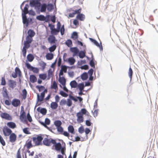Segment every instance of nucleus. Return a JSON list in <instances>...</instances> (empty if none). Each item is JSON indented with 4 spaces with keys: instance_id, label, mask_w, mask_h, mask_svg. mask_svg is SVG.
<instances>
[{
    "instance_id": "nucleus-53",
    "label": "nucleus",
    "mask_w": 158,
    "mask_h": 158,
    "mask_svg": "<svg viewBox=\"0 0 158 158\" xmlns=\"http://www.w3.org/2000/svg\"><path fill=\"white\" fill-rule=\"evenodd\" d=\"M0 143L3 146H5L6 145V143L0 135Z\"/></svg>"
},
{
    "instance_id": "nucleus-24",
    "label": "nucleus",
    "mask_w": 158,
    "mask_h": 158,
    "mask_svg": "<svg viewBox=\"0 0 158 158\" xmlns=\"http://www.w3.org/2000/svg\"><path fill=\"white\" fill-rule=\"evenodd\" d=\"M47 9L48 12H51L54 9V6L52 3L47 4Z\"/></svg>"
},
{
    "instance_id": "nucleus-5",
    "label": "nucleus",
    "mask_w": 158,
    "mask_h": 158,
    "mask_svg": "<svg viewBox=\"0 0 158 158\" xmlns=\"http://www.w3.org/2000/svg\"><path fill=\"white\" fill-rule=\"evenodd\" d=\"M47 4L45 3L41 4L40 3L39 5L37 10L41 12H44L46 11L47 8Z\"/></svg>"
},
{
    "instance_id": "nucleus-46",
    "label": "nucleus",
    "mask_w": 158,
    "mask_h": 158,
    "mask_svg": "<svg viewBox=\"0 0 158 158\" xmlns=\"http://www.w3.org/2000/svg\"><path fill=\"white\" fill-rule=\"evenodd\" d=\"M60 105L61 106H63L66 104V100L65 99H63L61 100L60 102Z\"/></svg>"
},
{
    "instance_id": "nucleus-50",
    "label": "nucleus",
    "mask_w": 158,
    "mask_h": 158,
    "mask_svg": "<svg viewBox=\"0 0 158 158\" xmlns=\"http://www.w3.org/2000/svg\"><path fill=\"white\" fill-rule=\"evenodd\" d=\"M57 131L61 134L64 131V129L61 126L56 127Z\"/></svg>"
},
{
    "instance_id": "nucleus-38",
    "label": "nucleus",
    "mask_w": 158,
    "mask_h": 158,
    "mask_svg": "<svg viewBox=\"0 0 158 158\" xmlns=\"http://www.w3.org/2000/svg\"><path fill=\"white\" fill-rule=\"evenodd\" d=\"M31 44V43L30 42H27L26 41H24L23 43V45L24 46L23 48H24L28 49L30 47Z\"/></svg>"
},
{
    "instance_id": "nucleus-8",
    "label": "nucleus",
    "mask_w": 158,
    "mask_h": 158,
    "mask_svg": "<svg viewBox=\"0 0 158 158\" xmlns=\"http://www.w3.org/2000/svg\"><path fill=\"white\" fill-rule=\"evenodd\" d=\"M20 104V101L17 98L13 99L11 102L12 105L15 107H17L19 106Z\"/></svg>"
},
{
    "instance_id": "nucleus-13",
    "label": "nucleus",
    "mask_w": 158,
    "mask_h": 158,
    "mask_svg": "<svg viewBox=\"0 0 158 158\" xmlns=\"http://www.w3.org/2000/svg\"><path fill=\"white\" fill-rule=\"evenodd\" d=\"M89 40L95 45L99 48L101 50H103V47L101 44H100L98 42L92 38H89Z\"/></svg>"
},
{
    "instance_id": "nucleus-20",
    "label": "nucleus",
    "mask_w": 158,
    "mask_h": 158,
    "mask_svg": "<svg viewBox=\"0 0 158 158\" xmlns=\"http://www.w3.org/2000/svg\"><path fill=\"white\" fill-rule=\"evenodd\" d=\"M7 126H8L10 128L12 129H14L16 127V125L15 123L12 122H9L7 123Z\"/></svg>"
},
{
    "instance_id": "nucleus-36",
    "label": "nucleus",
    "mask_w": 158,
    "mask_h": 158,
    "mask_svg": "<svg viewBox=\"0 0 158 158\" xmlns=\"http://www.w3.org/2000/svg\"><path fill=\"white\" fill-rule=\"evenodd\" d=\"M62 124V122L60 120H56L54 122V124L56 127L61 126Z\"/></svg>"
},
{
    "instance_id": "nucleus-22",
    "label": "nucleus",
    "mask_w": 158,
    "mask_h": 158,
    "mask_svg": "<svg viewBox=\"0 0 158 158\" xmlns=\"http://www.w3.org/2000/svg\"><path fill=\"white\" fill-rule=\"evenodd\" d=\"M70 85L72 88H76L78 86V83L75 80H73L71 81Z\"/></svg>"
},
{
    "instance_id": "nucleus-16",
    "label": "nucleus",
    "mask_w": 158,
    "mask_h": 158,
    "mask_svg": "<svg viewBox=\"0 0 158 158\" xmlns=\"http://www.w3.org/2000/svg\"><path fill=\"white\" fill-rule=\"evenodd\" d=\"M19 119L22 122H25L26 121V113L24 111L21 112L20 115Z\"/></svg>"
},
{
    "instance_id": "nucleus-18",
    "label": "nucleus",
    "mask_w": 158,
    "mask_h": 158,
    "mask_svg": "<svg viewBox=\"0 0 158 158\" xmlns=\"http://www.w3.org/2000/svg\"><path fill=\"white\" fill-rule=\"evenodd\" d=\"M16 84V82L14 80H10L8 81L9 85L12 89H13L15 87Z\"/></svg>"
},
{
    "instance_id": "nucleus-26",
    "label": "nucleus",
    "mask_w": 158,
    "mask_h": 158,
    "mask_svg": "<svg viewBox=\"0 0 158 158\" xmlns=\"http://www.w3.org/2000/svg\"><path fill=\"white\" fill-rule=\"evenodd\" d=\"M91 55L92 59L90 61L89 64V65L92 67L93 68H95V63L94 61V59L93 58V54L92 52H91Z\"/></svg>"
},
{
    "instance_id": "nucleus-10",
    "label": "nucleus",
    "mask_w": 158,
    "mask_h": 158,
    "mask_svg": "<svg viewBox=\"0 0 158 158\" xmlns=\"http://www.w3.org/2000/svg\"><path fill=\"white\" fill-rule=\"evenodd\" d=\"M70 51L73 53V56H75L78 55L79 49L77 47H71L70 49Z\"/></svg>"
},
{
    "instance_id": "nucleus-2",
    "label": "nucleus",
    "mask_w": 158,
    "mask_h": 158,
    "mask_svg": "<svg viewBox=\"0 0 158 158\" xmlns=\"http://www.w3.org/2000/svg\"><path fill=\"white\" fill-rule=\"evenodd\" d=\"M44 145L47 146H50L51 145V143L54 144L55 143V139L51 138L48 139L47 138H45L43 141Z\"/></svg>"
},
{
    "instance_id": "nucleus-30",
    "label": "nucleus",
    "mask_w": 158,
    "mask_h": 158,
    "mask_svg": "<svg viewBox=\"0 0 158 158\" xmlns=\"http://www.w3.org/2000/svg\"><path fill=\"white\" fill-rule=\"evenodd\" d=\"M59 82L62 85H65L66 82V80L64 77H59Z\"/></svg>"
},
{
    "instance_id": "nucleus-9",
    "label": "nucleus",
    "mask_w": 158,
    "mask_h": 158,
    "mask_svg": "<svg viewBox=\"0 0 158 158\" xmlns=\"http://www.w3.org/2000/svg\"><path fill=\"white\" fill-rule=\"evenodd\" d=\"M1 117L3 119L7 120H11L12 118L9 114L6 113H3L1 114Z\"/></svg>"
},
{
    "instance_id": "nucleus-41",
    "label": "nucleus",
    "mask_w": 158,
    "mask_h": 158,
    "mask_svg": "<svg viewBox=\"0 0 158 158\" xmlns=\"http://www.w3.org/2000/svg\"><path fill=\"white\" fill-rule=\"evenodd\" d=\"M15 73L18 75L19 77H20L22 76L21 72L19 69L18 67H16L15 70Z\"/></svg>"
},
{
    "instance_id": "nucleus-51",
    "label": "nucleus",
    "mask_w": 158,
    "mask_h": 158,
    "mask_svg": "<svg viewBox=\"0 0 158 158\" xmlns=\"http://www.w3.org/2000/svg\"><path fill=\"white\" fill-rule=\"evenodd\" d=\"M3 96L4 98L8 97L7 91L6 89L4 90V91L2 93Z\"/></svg>"
},
{
    "instance_id": "nucleus-57",
    "label": "nucleus",
    "mask_w": 158,
    "mask_h": 158,
    "mask_svg": "<svg viewBox=\"0 0 158 158\" xmlns=\"http://www.w3.org/2000/svg\"><path fill=\"white\" fill-rule=\"evenodd\" d=\"M33 41L32 37H31L29 36H27L26 38V41L27 42H30L31 43Z\"/></svg>"
},
{
    "instance_id": "nucleus-32",
    "label": "nucleus",
    "mask_w": 158,
    "mask_h": 158,
    "mask_svg": "<svg viewBox=\"0 0 158 158\" xmlns=\"http://www.w3.org/2000/svg\"><path fill=\"white\" fill-rule=\"evenodd\" d=\"M53 54L51 53H47L46 55V59L49 60H52L53 58Z\"/></svg>"
},
{
    "instance_id": "nucleus-43",
    "label": "nucleus",
    "mask_w": 158,
    "mask_h": 158,
    "mask_svg": "<svg viewBox=\"0 0 158 158\" xmlns=\"http://www.w3.org/2000/svg\"><path fill=\"white\" fill-rule=\"evenodd\" d=\"M56 48V44H54L48 48L49 51L50 52H54Z\"/></svg>"
},
{
    "instance_id": "nucleus-19",
    "label": "nucleus",
    "mask_w": 158,
    "mask_h": 158,
    "mask_svg": "<svg viewBox=\"0 0 158 158\" xmlns=\"http://www.w3.org/2000/svg\"><path fill=\"white\" fill-rule=\"evenodd\" d=\"M80 58L82 59L86 56L85 52L84 51L79 50L78 55Z\"/></svg>"
},
{
    "instance_id": "nucleus-25",
    "label": "nucleus",
    "mask_w": 158,
    "mask_h": 158,
    "mask_svg": "<svg viewBox=\"0 0 158 158\" xmlns=\"http://www.w3.org/2000/svg\"><path fill=\"white\" fill-rule=\"evenodd\" d=\"M58 107V104L56 102H52L50 104V107L54 110L56 109Z\"/></svg>"
},
{
    "instance_id": "nucleus-59",
    "label": "nucleus",
    "mask_w": 158,
    "mask_h": 158,
    "mask_svg": "<svg viewBox=\"0 0 158 158\" xmlns=\"http://www.w3.org/2000/svg\"><path fill=\"white\" fill-rule=\"evenodd\" d=\"M27 119L30 122H31L32 121L31 117L29 112L27 114V116L26 117V119Z\"/></svg>"
},
{
    "instance_id": "nucleus-63",
    "label": "nucleus",
    "mask_w": 158,
    "mask_h": 158,
    "mask_svg": "<svg viewBox=\"0 0 158 158\" xmlns=\"http://www.w3.org/2000/svg\"><path fill=\"white\" fill-rule=\"evenodd\" d=\"M78 131L80 133L82 134L84 131V130L83 126H81L78 129Z\"/></svg>"
},
{
    "instance_id": "nucleus-37",
    "label": "nucleus",
    "mask_w": 158,
    "mask_h": 158,
    "mask_svg": "<svg viewBox=\"0 0 158 158\" xmlns=\"http://www.w3.org/2000/svg\"><path fill=\"white\" fill-rule=\"evenodd\" d=\"M77 87H78L79 90H84L85 87V85H84V83L82 82L78 84V86Z\"/></svg>"
},
{
    "instance_id": "nucleus-35",
    "label": "nucleus",
    "mask_w": 158,
    "mask_h": 158,
    "mask_svg": "<svg viewBox=\"0 0 158 158\" xmlns=\"http://www.w3.org/2000/svg\"><path fill=\"white\" fill-rule=\"evenodd\" d=\"M60 31L59 30H58L57 28H55L51 31V33L52 35H56L60 32Z\"/></svg>"
},
{
    "instance_id": "nucleus-40",
    "label": "nucleus",
    "mask_w": 158,
    "mask_h": 158,
    "mask_svg": "<svg viewBox=\"0 0 158 158\" xmlns=\"http://www.w3.org/2000/svg\"><path fill=\"white\" fill-rule=\"evenodd\" d=\"M71 38L74 40L77 39L78 38L77 33L76 31L73 32L72 34Z\"/></svg>"
},
{
    "instance_id": "nucleus-49",
    "label": "nucleus",
    "mask_w": 158,
    "mask_h": 158,
    "mask_svg": "<svg viewBox=\"0 0 158 158\" xmlns=\"http://www.w3.org/2000/svg\"><path fill=\"white\" fill-rule=\"evenodd\" d=\"M36 88L38 89L39 92H40L45 89V87L42 85H37L36 86Z\"/></svg>"
},
{
    "instance_id": "nucleus-6",
    "label": "nucleus",
    "mask_w": 158,
    "mask_h": 158,
    "mask_svg": "<svg viewBox=\"0 0 158 158\" xmlns=\"http://www.w3.org/2000/svg\"><path fill=\"white\" fill-rule=\"evenodd\" d=\"M2 131L4 135L6 136H8L12 133L11 130L6 126L4 127Z\"/></svg>"
},
{
    "instance_id": "nucleus-21",
    "label": "nucleus",
    "mask_w": 158,
    "mask_h": 158,
    "mask_svg": "<svg viewBox=\"0 0 158 158\" xmlns=\"http://www.w3.org/2000/svg\"><path fill=\"white\" fill-rule=\"evenodd\" d=\"M75 61V59L73 57H70L67 59V62H68L70 65H73L74 64Z\"/></svg>"
},
{
    "instance_id": "nucleus-33",
    "label": "nucleus",
    "mask_w": 158,
    "mask_h": 158,
    "mask_svg": "<svg viewBox=\"0 0 158 158\" xmlns=\"http://www.w3.org/2000/svg\"><path fill=\"white\" fill-rule=\"evenodd\" d=\"M27 34V36L33 37L35 35V33L33 30L29 29L28 31Z\"/></svg>"
},
{
    "instance_id": "nucleus-60",
    "label": "nucleus",
    "mask_w": 158,
    "mask_h": 158,
    "mask_svg": "<svg viewBox=\"0 0 158 158\" xmlns=\"http://www.w3.org/2000/svg\"><path fill=\"white\" fill-rule=\"evenodd\" d=\"M86 63V60H81V61H78L77 62V64L78 65H81L82 64H85Z\"/></svg>"
},
{
    "instance_id": "nucleus-12",
    "label": "nucleus",
    "mask_w": 158,
    "mask_h": 158,
    "mask_svg": "<svg viewBox=\"0 0 158 158\" xmlns=\"http://www.w3.org/2000/svg\"><path fill=\"white\" fill-rule=\"evenodd\" d=\"M76 116L77 117V120L78 123H81L84 121L83 115L80 112L77 113Z\"/></svg>"
},
{
    "instance_id": "nucleus-62",
    "label": "nucleus",
    "mask_w": 158,
    "mask_h": 158,
    "mask_svg": "<svg viewBox=\"0 0 158 158\" xmlns=\"http://www.w3.org/2000/svg\"><path fill=\"white\" fill-rule=\"evenodd\" d=\"M79 112H80L83 115L84 114H86V113H88V111L86 110L85 108H82V109L81 111Z\"/></svg>"
},
{
    "instance_id": "nucleus-64",
    "label": "nucleus",
    "mask_w": 158,
    "mask_h": 158,
    "mask_svg": "<svg viewBox=\"0 0 158 158\" xmlns=\"http://www.w3.org/2000/svg\"><path fill=\"white\" fill-rule=\"evenodd\" d=\"M50 120L48 118H46L45 120V125H49L50 123Z\"/></svg>"
},
{
    "instance_id": "nucleus-11",
    "label": "nucleus",
    "mask_w": 158,
    "mask_h": 158,
    "mask_svg": "<svg viewBox=\"0 0 158 158\" xmlns=\"http://www.w3.org/2000/svg\"><path fill=\"white\" fill-rule=\"evenodd\" d=\"M48 40L50 44H55L57 41L54 35H52L49 36L48 38Z\"/></svg>"
},
{
    "instance_id": "nucleus-3",
    "label": "nucleus",
    "mask_w": 158,
    "mask_h": 158,
    "mask_svg": "<svg viewBox=\"0 0 158 158\" xmlns=\"http://www.w3.org/2000/svg\"><path fill=\"white\" fill-rule=\"evenodd\" d=\"M23 20V22L24 24H25L26 27H27L30 23L32 21V19L31 18H27L26 15H22Z\"/></svg>"
},
{
    "instance_id": "nucleus-47",
    "label": "nucleus",
    "mask_w": 158,
    "mask_h": 158,
    "mask_svg": "<svg viewBox=\"0 0 158 158\" xmlns=\"http://www.w3.org/2000/svg\"><path fill=\"white\" fill-rule=\"evenodd\" d=\"M68 67V66L65 65H62L61 66V69L60 70H62L63 72H64V73H66L67 72Z\"/></svg>"
},
{
    "instance_id": "nucleus-52",
    "label": "nucleus",
    "mask_w": 158,
    "mask_h": 158,
    "mask_svg": "<svg viewBox=\"0 0 158 158\" xmlns=\"http://www.w3.org/2000/svg\"><path fill=\"white\" fill-rule=\"evenodd\" d=\"M129 76L130 78V81L131 80L132 78V76L133 75V71L131 67H130L129 70Z\"/></svg>"
},
{
    "instance_id": "nucleus-54",
    "label": "nucleus",
    "mask_w": 158,
    "mask_h": 158,
    "mask_svg": "<svg viewBox=\"0 0 158 158\" xmlns=\"http://www.w3.org/2000/svg\"><path fill=\"white\" fill-rule=\"evenodd\" d=\"M26 62L25 63L26 67L27 69H29L30 71L31 69L33 66H32L30 63L27 62V60H26Z\"/></svg>"
},
{
    "instance_id": "nucleus-34",
    "label": "nucleus",
    "mask_w": 158,
    "mask_h": 158,
    "mask_svg": "<svg viewBox=\"0 0 158 158\" xmlns=\"http://www.w3.org/2000/svg\"><path fill=\"white\" fill-rule=\"evenodd\" d=\"M45 16L44 15H38L36 17V19L37 20L40 21H45Z\"/></svg>"
},
{
    "instance_id": "nucleus-45",
    "label": "nucleus",
    "mask_w": 158,
    "mask_h": 158,
    "mask_svg": "<svg viewBox=\"0 0 158 158\" xmlns=\"http://www.w3.org/2000/svg\"><path fill=\"white\" fill-rule=\"evenodd\" d=\"M22 96L23 99H26L27 95V91L25 89H24L22 91Z\"/></svg>"
},
{
    "instance_id": "nucleus-7",
    "label": "nucleus",
    "mask_w": 158,
    "mask_h": 158,
    "mask_svg": "<svg viewBox=\"0 0 158 158\" xmlns=\"http://www.w3.org/2000/svg\"><path fill=\"white\" fill-rule=\"evenodd\" d=\"M40 4V2L39 0H31L30 1L29 3L30 6L31 7H34L36 10Z\"/></svg>"
},
{
    "instance_id": "nucleus-29",
    "label": "nucleus",
    "mask_w": 158,
    "mask_h": 158,
    "mask_svg": "<svg viewBox=\"0 0 158 158\" xmlns=\"http://www.w3.org/2000/svg\"><path fill=\"white\" fill-rule=\"evenodd\" d=\"M88 77V75L87 73L84 72L81 75V78L83 81L86 80Z\"/></svg>"
},
{
    "instance_id": "nucleus-58",
    "label": "nucleus",
    "mask_w": 158,
    "mask_h": 158,
    "mask_svg": "<svg viewBox=\"0 0 158 158\" xmlns=\"http://www.w3.org/2000/svg\"><path fill=\"white\" fill-rule=\"evenodd\" d=\"M60 94L64 97H67L68 96V94L63 90H61L60 91Z\"/></svg>"
},
{
    "instance_id": "nucleus-4",
    "label": "nucleus",
    "mask_w": 158,
    "mask_h": 158,
    "mask_svg": "<svg viewBox=\"0 0 158 158\" xmlns=\"http://www.w3.org/2000/svg\"><path fill=\"white\" fill-rule=\"evenodd\" d=\"M53 146L55 147V150L58 152H60L63 155H65L66 158V156L65 154V148L62 146H60L56 145H53Z\"/></svg>"
},
{
    "instance_id": "nucleus-14",
    "label": "nucleus",
    "mask_w": 158,
    "mask_h": 158,
    "mask_svg": "<svg viewBox=\"0 0 158 158\" xmlns=\"http://www.w3.org/2000/svg\"><path fill=\"white\" fill-rule=\"evenodd\" d=\"M29 7V6L28 4H26L24 7V9L22 8L21 9L22 10V15H26L27 14V13L29 11L28 8Z\"/></svg>"
},
{
    "instance_id": "nucleus-23",
    "label": "nucleus",
    "mask_w": 158,
    "mask_h": 158,
    "mask_svg": "<svg viewBox=\"0 0 158 158\" xmlns=\"http://www.w3.org/2000/svg\"><path fill=\"white\" fill-rule=\"evenodd\" d=\"M30 81L32 83H34L37 81V79L35 75H31L30 76Z\"/></svg>"
},
{
    "instance_id": "nucleus-15",
    "label": "nucleus",
    "mask_w": 158,
    "mask_h": 158,
    "mask_svg": "<svg viewBox=\"0 0 158 158\" xmlns=\"http://www.w3.org/2000/svg\"><path fill=\"white\" fill-rule=\"evenodd\" d=\"M9 135L10 141L12 143L15 142L17 138L16 134L14 133H12Z\"/></svg>"
},
{
    "instance_id": "nucleus-27",
    "label": "nucleus",
    "mask_w": 158,
    "mask_h": 158,
    "mask_svg": "<svg viewBox=\"0 0 158 158\" xmlns=\"http://www.w3.org/2000/svg\"><path fill=\"white\" fill-rule=\"evenodd\" d=\"M76 18L80 21H83L85 19V16L83 14L80 13L77 15Z\"/></svg>"
},
{
    "instance_id": "nucleus-48",
    "label": "nucleus",
    "mask_w": 158,
    "mask_h": 158,
    "mask_svg": "<svg viewBox=\"0 0 158 158\" xmlns=\"http://www.w3.org/2000/svg\"><path fill=\"white\" fill-rule=\"evenodd\" d=\"M39 70L38 68L33 67L30 71H32L34 73H39Z\"/></svg>"
},
{
    "instance_id": "nucleus-1",
    "label": "nucleus",
    "mask_w": 158,
    "mask_h": 158,
    "mask_svg": "<svg viewBox=\"0 0 158 158\" xmlns=\"http://www.w3.org/2000/svg\"><path fill=\"white\" fill-rule=\"evenodd\" d=\"M44 135L39 134L32 137V140L36 146L42 145V141L43 139Z\"/></svg>"
},
{
    "instance_id": "nucleus-56",
    "label": "nucleus",
    "mask_w": 158,
    "mask_h": 158,
    "mask_svg": "<svg viewBox=\"0 0 158 158\" xmlns=\"http://www.w3.org/2000/svg\"><path fill=\"white\" fill-rule=\"evenodd\" d=\"M66 105L69 106H71L72 104V102L70 99H67L66 101Z\"/></svg>"
},
{
    "instance_id": "nucleus-17",
    "label": "nucleus",
    "mask_w": 158,
    "mask_h": 158,
    "mask_svg": "<svg viewBox=\"0 0 158 158\" xmlns=\"http://www.w3.org/2000/svg\"><path fill=\"white\" fill-rule=\"evenodd\" d=\"M37 111L40 112V113L42 114L43 115H45L47 112V110L45 108H42L40 107H38L37 109Z\"/></svg>"
},
{
    "instance_id": "nucleus-42",
    "label": "nucleus",
    "mask_w": 158,
    "mask_h": 158,
    "mask_svg": "<svg viewBox=\"0 0 158 158\" xmlns=\"http://www.w3.org/2000/svg\"><path fill=\"white\" fill-rule=\"evenodd\" d=\"M39 77L40 79L44 80L47 78V75L46 73L40 74H39Z\"/></svg>"
},
{
    "instance_id": "nucleus-39",
    "label": "nucleus",
    "mask_w": 158,
    "mask_h": 158,
    "mask_svg": "<svg viewBox=\"0 0 158 158\" xmlns=\"http://www.w3.org/2000/svg\"><path fill=\"white\" fill-rule=\"evenodd\" d=\"M53 73L52 71V69H50L48 71V77L47 78V80H48L52 77Z\"/></svg>"
},
{
    "instance_id": "nucleus-55",
    "label": "nucleus",
    "mask_w": 158,
    "mask_h": 158,
    "mask_svg": "<svg viewBox=\"0 0 158 158\" xmlns=\"http://www.w3.org/2000/svg\"><path fill=\"white\" fill-rule=\"evenodd\" d=\"M44 98L39 95V94H37V102H42L43 101Z\"/></svg>"
},
{
    "instance_id": "nucleus-31",
    "label": "nucleus",
    "mask_w": 158,
    "mask_h": 158,
    "mask_svg": "<svg viewBox=\"0 0 158 158\" xmlns=\"http://www.w3.org/2000/svg\"><path fill=\"white\" fill-rule=\"evenodd\" d=\"M68 132L72 134L75 133L74 129L73 127L71 125H69L68 128Z\"/></svg>"
},
{
    "instance_id": "nucleus-61",
    "label": "nucleus",
    "mask_w": 158,
    "mask_h": 158,
    "mask_svg": "<svg viewBox=\"0 0 158 158\" xmlns=\"http://www.w3.org/2000/svg\"><path fill=\"white\" fill-rule=\"evenodd\" d=\"M51 15H47L46 16H45V22H48L50 20L51 18Z\"/></svg>"
},
{
    "instance_id": "nucleus-28",
    "label": "nucleus",
    "mask_w": 158,
    "mask_h": 158,
    "mask_svg": "<svg viewBox=\"0 0 158 158\" xmlns=\"http://www.w3.org/2000/svg\"><path fill=\"white\" fill-rule=\"evenodd\" d=\"M27 61L31 62H32L34 59V56L31 54H28L27 56Z\"/></svg>"
},
{
    "instance_id": "nucleus-44",
    "label": "nucleus",
    "mask_w": 158,
    "mask_h": 158,
    "mask_svg": "<svg viewBox=\"0 0 158 158\" xmlns=\"http://www.w3.org/2000/svg\"><path fill=\"white\" fill-rule=\"evenodd\" d=\"M66 45L68 47H71L72 45V42L70 39L67 40L65 43Z\"/></svg>"
}]
</instances>
